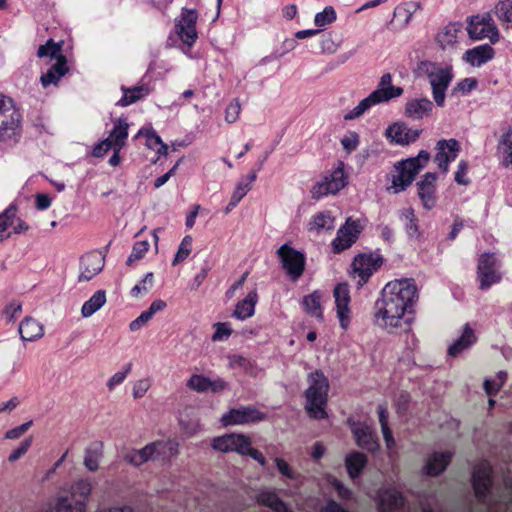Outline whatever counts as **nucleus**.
I'll list each match as a JSON object with an SVG mask.
<instances>
[{
	"mask_svg": "<svg viewBox=\"0 0 512 512\" xmlns=\"http://www.w3.org/2000/svg\"><path fill=\"white\" fill-rule=\"evenodd\" d=\"M418 300L417 285L412 278L395 279L388 282L376 301L375 318L385 329H396L408 324L406 315L413 312Z\"/></svg>",
	"mask_w": 512,
	"mask_h": 512,
	"instance_id": "f257e3e1",
	"label": "nucleus"
},
{
	"mask_svg": "<svg viewBox=\"0 0 512 512\" xmlns=\"http://www.w3.org/2000/svg\"><path fill=\"white\" fill-rule=\"evenodd\" d=\"M93 491L90 479L77 478L63 485L53 499L43 503L37 512H88Z\"/></svg>",
	"mask_w": 512,
	"mask_h": 512,
	"instance_id": "f03ea898",
	"label": "nucleus"
},
{
	"mask_svg": "<svg viewBox=\"0 0 512 512\" xmlns=\"http://www.w3.org/2000/svg\"><path fill=\"white\" fill-rule=\"evenodd\" d=\"M179 454V443L174 439H158L139 449H133L124 455V460L135 466L156 460H170Z\"/></svg>",
	"mask_w": 512,
	"mask_h": 512,
	"instance_id": "7ed1b4c3",
	"label": "nucleus"
},
{
	"mask_svg": "<svg viewBox=\"0 0 512 512\" xmlns=\"http://www.w3.org/2000/svg\"><path fill=\"white\" fill-rule=\"evenodd\" d=\"M309 386L305 392L306 410L314 419L327 417L325 410L329 391V383L322 371L317 370L308 376Z\"/></svg>",
	"mask_w": 512,
	"mask_h": 512,
	"instance_id": "20e7f679",
	"label": "nucleus"
},
{
	"mask_svg": "<svg viewBox=\"0 0 512 512\" xmlns=\"http://www.w3.org/2000/svg\"><path fill=\"white\" fill-rule=\"evenodd\" d=\"M419 70L426 75L432 89L433 99L438 107H443L446 91L453 79L451 65H441L432 61H423L419 64Z\"/></svg>",
	"mask_w": 512,
	"mask_h": 512,
	"instance_id": "39448f33",
	"label": "nucleus"
},
{
	"mask_svg": "<svg viewBox=\"0 0 512 512\" xmlns=\"http://www.w3.org/2000/svg\"><path fill=\"white\" fill-rule=\"evenodd\" d=\"M403 94L401 87L392 85V76L390 73L382 75L377 89L372 91L366 98L344 115L345 120H352L360 117L372 106L387 102L391 99L397 98Z\"/></svg>",
	"mask_w": 512,
	"mask_h": 512,
	"instance_id": "423d86ee",
	"label": "nucleus"
},
{
	"mask_svg": "<svg viewBox=\"0 0 512 512\" xmlns=\"http://www.w3.org/2000/svg\"><path fill=\"white\" fill-rule=\"evenodd\" d=\"M21 126V114L10 97L0 94V140L14 136Z\"/></svg>",
	"mask_w": 512,
	"mask_h": 512,
	"instance_id": "0eeeda50",
	"label": "nucleus"
},
{
	"mask_svg": "<svg viewBox=\"0 0 512 512\" xmlns=\"http://www.w3.org/2000/svg\"><path fill=\"white\" fill-rule=\"evenodd\" d=\"M467 31L473 40L488 39L491 44H495L500 39L499 30L490 13L472 16L468 22Z\"/></svg>",
	"mask_w": 512,
	"mask_h": 512,
	"instance_id": "6e6552de",
	"label": "nucleus"
},
{
	"mask_svg": "<svg viewBox=\"0 0 512 512\" xmlns=\"http://www.w3.org/2000/svg\"><path fill=\"white\" fill-rule=\"evenodd\" d=\"M282 268L292 281H297L305 270V255L289 244H283L276 252Z\"/></svg>",
	"mask_w": 512,
	"mask_h": 512,
	"instance_id": "1a4fd4ad",
	"label": "nucleus"
},
{
	"mask_svg": "<svg viewBox=\"0 0 512 512\" xmlns=\"http://www.w3.org/2000/svg\"><path fill=\"white\" fill-rule=\"evenodd\" d=\"M362 230L363 225L359 219L348 217L331 242L332 251L337 254L349 249L357 241Z\"/></svg>",
	"mask_w": 512,
	"mask_h": 512,
	"instance_id": "9d476101",
	"label": "nucleus"
},
{
	"mask_svg": "<svg viewBox=\"0 0 512 512\" xmlns=\"http://www.w3.org/2000/svg\"><path fill=\"white\" fill-rule=\"evenodd\" d=\"M382 257L374 254H358L351 264V276L358 279V285L365 284L382 265Z\"/></svg>",
	"mask_w": 512,
	"mask_h": 512,
	"instance_id": "9b49d317",
	"label": "nucleus"
},
{
	"mask_svg": "<svg viewBox=\"0 0 512 512\" xmlns=\"http://www.w3.org/2000/svg\"><path fill=\"white\" fill-rule=\"evenodd\" d=\"M266 419V414L253 406L232 408L222 415L220 422L223 426L245 425Z\"/></svg>",
	"mask_w": 512,
	"mask_h": 512,
	"instance_id": "f8f14e48",
	"label": "nucleus"
},
{
	"mask_svg": "<svg viewBox=\"0 0 512 512\" xmlns=\"http://www.w3.org/2000/svg\"><path fill=\"white\" fill-rule=\"evenodd\" d=\"M334 302L336 306V316L340 327L347 331L351 324L352 312L350 308L351 297L347 283H339L333 290Z\"/></svg>",
	"mask_w": 512,
	"mask_h": 512,
	"instance_id": "ddd939ff",
	"label": "nucleus"
},
{
	"mask_svg": "<svg viewBox=\"0 0 512 512\" xmlns=\"http://www.w3.org/2000/svg\"><path fill=\"white\" fill-rule=\"evenodd\" d=\"M347 185L343 164L334 169L322 182L317 183L311 190L313 199H320L329 194H336Z\"/></svg>",
	"mask_w": 512,
	"mask_h": 512,
	"instance_id": "4468645a",
	"label": "nucleus"
},
{
	"mask_svg": "<svg viewBox=\"0 0 512 512\" xmlns=\"http://www.w3.org/2000/svg\"><path fill=\"white\" fill-rule=\"evenodd\" d=\"M197 19L198 14L196 10L183 8L181 15L175 20L177 35L188 46H192L198 38L196 30Z\"/></svg>",
	"mask_w": 512,
	"mask_h": 512,
	"instance_id": "2eb2a0df",
	"label": "nucleus"
},
{
	"mask_svg": "<svg viewBox=\"0 0 512 512\" xmlns=\"http://www.w3.org/2000/svg\"><path fill=\"white\" fill-rule=\"evenodd\" d=\"M250 441V438L245 434L230 433L213 438L211 440V447L220 453L235 452L243 456Z\"/></svg>",
	"mask_w": 512,
	"mask_h": 512,
	"instance_id": "dca6fc26",
	"label": "nucleus"
},
{
	"mask_svg": "<svg viewBox=\"0 0 512 512\" xmlns=\"http://www.w3.org/2000/svg\"><path fill=\"white\" fill-rule=\"evenodd\" d=\"M497 260L492 253H484L481 255L477 267V277L480 283V289L486 290L492 284L497 283L501 279V274L495 270Z\"/></svg>",
	"mask_w": 512,
	"mask_h": 512,
	"instance_id": "f3484780",
	"label": "nucleus"
},
{
	"mask_svg": "<svg viewBox=\"0 0 512 512\" xmlns=\"http://www.w3.org/2000/svg\"><path fill=\"white\" fill-rule=\"evenodd\" d=\"M105 264L104 256L97 251L85 254L81 257L79 265V281H90L97 276Z\"/></svg>",
	"mask_w": 512,
	"mask_h": 512,
	"instance_id": "a211bd4d",
	"label": "nucleus"
},
{
	"mask_svg": "<svg viewBox=\"0 0 512 512\" xmlns=\"http://www.w3.org/2000/svg\"><path fill=\"white\" fill-rule=\"evenodd\" d=\"M186 386L188 389L198 392H212V393H220L224 391L228 384L220 377H216L211 379L202 374H192L186 382Z\"/></svg>",
	"mask_w": 512,
	"mask_h": 512,
	"instance_id": "6ab92c4d",
	"label": "nucleus"
},
{
	"mask_svg": "<svg viewBox=\"0 0 512 512\" xmlns=\"http://www.w3.org/2000/svg\"><path fill=\"white\" fill-rule=\"evenodd\" d=\"M434 161L443 173H447L449 163L454 161L460 151L459 143L456 139H442L437 142Z\"/></svg>",
	"mask_w": 512,
	"mask_h": 512,
	"instance_id": "aec40b11",
	"label": "nucleus"
},
{
	"mask_svg": "<svg viewBox=\"0 0 512 512\" xmlns=\"http://www.w3.org/2000/svg\"><path fill=\"white\" fill-rule=\"evenodd\" d=\"M462 25L457 22L448 23L440 28L434 36L437 47L442 51H452L458 45Z\"/></svg>",
	"mask_w": 512,
	"mask_h": 512,
	"instance_id": "412c9836",
	"label": "nucleus"
},
{
	"mask_svg": "<svg viewBox=\"0 0 512 512\" xmlns=\"http://www.w3.org/2000/svg\"><path fill=\"white\" fill-rule=\"evenodd\" d=\"M420 134V129L410 128L402 122L390 125L385 132L386 137L391 142L399 145H409L410 143L415 142Z\"/></svg>",
	"mask_w": 512,
	"mask_h": 512,
	"instance_id": "4be33fe9",
	"label": "nucleus"
},
{
	"mask_svg": "<svg viewBox=\"0 0 512 512\" xmlns=\"http://www.w3.org/2000/svg\"><path fill=\"white\" fill-rule=\"evenodd\" d=\"M351 430L359 447L372 452L378 450L379 443L376 434L369 425L362 422H353Z\"/></svg>",
	"mask_w": 512,
	"mask_h": 512,
	"instance_id": "5701e85b",
	"label": "nucleus"
},
{
	"mask_svg": "<svg viewBox=\"0 0 512 512\" xmlns=\"http://www.w3.org/2000/svg\"><path fill=\"white\" fill-rule=\"evenodd\" d=\"M436 179L437 175L435 173L428 172L417 183L418 196L423 207L427 210L432 209L436 204Z\"/></svg>",
	"mask_w": 512,
	"mask_h": 512,
	"instance_id": "b1692460",
	"label": "nucleus"
},
{
	"mask_svg": "<svg viewBox=\"0 0 512 512\" xmlns=\"http://www.w3.org/2000/svg\"><path fill=\"white\" fill-rule=\"evenodd\" d=\"M495 56V51L489 44H482L472 49H468L463 60L473 67H480L483 64L492 60Z\"/></svg>",
	"mask_w": 512,
	"mask_h": 512,
	"instance_id": "393cba45",
	"label": "nucleus"
},
{
	"mask_svg": "<svg viewBox=\"0 0 512 512\" xmlns=\"http://www.w3.org/2000/svg\"><path fill=\"white\" fill-rule=\"evenodd\" d=\"M477 340V337L469 324L463 326L462 334L448 347L447 353L451 357H457L468 350Z\"/></svg>",
	"mask_w": 512,
	"mask_h": 512,
	"instance_id": "a878e982",
	"label": "nucleus"
},
{
	"mask_svg": "<svg viewBox=\"0 0 512 512\" xmlns=\"http://www.w3.org/2000/svg\"><path fill=\"white\" fill-rule=\"evenodd\" d=\"M496 155L505 169H512V128L509 127L499 138Z\"/></svg>",
	"mask_w": 512,
	"mask_h": 512,
	"instance_id": "bb28decb",
	"label": "nucleus"
},
{
	"mask_svg": "<svg viewBox=\"0 0 512 512\" xmlns=\"http://www.w3.org/2000/svg\"><path fill=\"white\" fill-rule=\"evenodd\" d=\"M433 110V103L428 98H416L406 102L405 115L413 120L428 117Z\"/></svg>",
	"mask_w": 512,
	"mask_h": 512,
	"instance_id": "cd10ccee",
	"label": "nucleus"
},
{
	"mask_svg": "<svg viewBox=\"0 0 512 512\" xmlns=\"http://www.w3.org/2000/svg\"><path fill=\"white\" fill-rule=\"evenodd\" d=\"M18 332L22 341L31 342L43 337L44 326L36 319L25 317L18 326Z\"/></svg>",
	"mask_w": 512,
	"mask_h": 512,
	"instance_id": "c85d7f7f",
	"label": "nucleus"
},
{
	"mask_svg": "<svg viewBox=\"0 0 512 512\" xmlns=\"http://www.w3.org/2000/svg\"><path fill=\"white\" fill-rule=\"evenodd\" d=\"M69 71L67 58H61L59 62H55L45 73L40 77V83L43 88L51 85L57 86L62 77Z\"/></svg>",
	"mask_w": 512,
	"mask_h": 512,
	"instance_id": "c756f323",
	"label": "nucleus"
},
{
	"mask_svg": "<svg viewBox=\"0 0 512 512\" xmlns=\"http://www.w3.org/2000/svg\"><path fill=\"white\" fill-rule=\"evenodd\" d=\"M258 302V294L256 290L250 291L244 299L239 301L232 313V316L238 320H246L255 313V306Z\"/></svg>",
	"mask_w": 512,
	"mask_h": 512,
	"instance_id": "7c9ffc66",
	"label": "nucleus"
},
{
	"mask_svg": "<svg viewBox=\"0 0 512 512\" xmlns=\"http://www.w3.org/2000/svg\"><path fill=\"white\" fill-rule=\"evenodd\" d=\"M129 125L125 118H119L114 122L113 129L110 131L107 141L112 149H122L128 138Z\"/></svg>",
	"mask_w": 512,
	"mask_h": 512,
	"instance_id": "2f4dec72",
	"label": "nucleus"
},
{
	"mask_svg": "<svg viewBox=\"0 0 512 512\" xmlns=\"http://www.w3.org/2000/svg\"><path fill=\"white\" fill-rule=\"evenodd\" d=\"M491 469L488 463L482 462L473 472V486L477 496H483L490 486Z\"/></svg>",
	"mask_w": 512,
	"mask_h": 512,
	"instance_id": "473e14b6",
	"label": "nucleus"
},
{
	"mask_svg": "<svg viewBox=\"0 0 512 512\" xmlns=\"http://www.w3.org/2000/svg\"><path fill=\"white\" fill-rule=\"evenodd\" d=\"M450 452L434 453L429 456L424 471L429 476H436L442 473L451 461Z\"/></svg>",
	"mask_w": 512,
	"mask_h": 512,
	"instance_id": "72a5a7b5",
	"label": "nucleus"
},
{
	"mask_svg": "<svg viewBox=\"0 0 512 512\" xmlns=\"http://www.w3.org/2000/svg\"><path fill=\"white\" fill-rule=\"evenodd\" d=\"M335 227V217L329 211H322L312 216L308 230L320 234L324 231H331Z\"/></svg>",
	"mask_w": 512,
	"mask_h": 512,
	"instance_id": "f704fd0d",
	"label": "nucleus"
},
{
	"mask_svg": "<svg viewBox=\"0 0 512 512\" xmlns=\"http://www.w3.org/2000/svg\"><path fill=\"white\" fill-rule=\"evenodd\" d=\"M107 302L105 290H97L93 295L83 303L81 307V316L85 319L90 318L96 312L101 310Z\"/></svg>",
	"mask_w": 512,
	"mask_h": 512,
	"instance_id": "c9c22d12",
	"label": "nucleus"
},
{
	"mask_svg": "<svg viewBox=\"0 0 512 512\" xmlns=\"http://www.w3.org/2000/svg\"><path fill=\"white\" fill-rule=\"evenodd\" d=\"M142 135L146 137V147L156 152V154L158 155L157 159H159L161 156L167 155V145L162 142L160 136L154 130L141 129L138 131L137 137Z\"/></svg>",
	"mask_w": 512,
	"mask_h": 512,
	"instance_id": "e433bc0d",
	"label": "nucleus"
},
{
	"mask_svg": "<svg viewBox=\"0 0 512 512\" xmlns=\"http://www.w3.org/2000/svg\"><path fill=\"white\" fill-rule=\"evenodd\" d=\"M63 42H55L53 39H48L45 44L39 46L37 56L39 58H46L49 61L55 60L59 62L61 58H66L62 51Z\"/></svg>",
	"mask_w": 512,
	"mask_h": 512,
	"instance_id": "4c0bfd02",
	"label": "nucleus"
},
{
	"mask_svg": "<svg viewBox=\"0 0 512 512\" xmlns=\"http://www.w3.org/2000/svg\"><path fill=\"white\" fill-rule=\"evenodd\" d=\"M122 91H123V96L117 102V105L126 107V106H129V105L139 101L140 99L144 98L145 96L149 95L150 88L145 85L136 86L133 88L122 87Z\"/></svg>",
	"mask_w": 512,
	"mask_h": 512,
	"instance_id": "58836bf2",
	"label": "nucleus"
},
{
	"mask_svg": "<svg viewBox=\"0 0 512 512\" xmlns=\"http://www.w3.org/2000/svg\"><path fill=\"white\" fill-rule=\"evenodd\" d=\"M398 174L393 176L392 184L389 187L394 193H400L404 191L415 179L413 173H410L402 164L397 166Z\"/></svg>",
	"mask_w": 512,
	"mask_h": 512,
	"instance_id": "ea45409f",
	"label": "nucleus"
},
{
	"mask_svg": "<svg viewBox=\"0 0 512 512\" xmlns=\"http://www.w3.org/2000/svg\"><path fill=\"white\" fill-rule=\"evenodd\" d=\"M302 306L308 315L317 319L323 318L321 294L318 291H314L311 294L304 296L302 299Z\"/></svg>",
	"mask_w": 512,
	"mask_h": 512,
	"instance_id": "a19ab883",
	"label": "nucleus"
},
{
	"mask_svg": "<svg viewBox=\"0 0 512 512\" xmlns=\"http://www.w3.org/2000/svg\"><path fill=\"white\" fill-rule=\"evenodd\" d=\"M367 464V457L361 452H353L346 456L345 465L351 478L357 477Z\"/></svg>",
	"mask_w": 512,
	"mask_h": 512,
	"instance_id": "79ce46f5",
	"label": "nucleus"
},
{
	"mask_svg": "<svg viewBox=\"0 0 512 512\" xmlns=\"http://www.w3.org/2000/svg\"><path fill=\"white\" fill-rule=\"evenodd\" d=\"M256 180V173L251 172L246 179H241L232 193L230 206H236L251 190L252 183Z\"/></svg>",
	"mask_w": 512,
	"mask_h": 512,
	"instance_id": "37998d69",
	"label": "nucleus"
},
{
	"mask_svg": "<svg viewBox=\"0 0 512 512\" xmlns=\"http://www.w3.org/2000/svg\"><path fill=\"white\" fill-rule=\"evenodd\" d=\"M257 501L262 505L270 507L275 512H291L277 494L272 491H262L257 496Z\"/></svg>",
	"mask_w": 512,
	"mask_h": 512,
	"instance_id": "c03bdc74",
	"label": "nucleus"
},
{
	"mask_svg": "<svg viewBox=\"0 0 512 512\" xmlns=\"http://www.w3.org/2000/svg\"><path fill=\"white\" fill-rule=\"evenodd\" d=\"M400 220L403 222L405 230L409 237L417 238L420 236V230L418 227L417 219L412 208H403L400 211Z\"/></svg>",
	"mask_w": 512,
	"mask_h": 512,
	"instance_id": "a18cd8bd",
	"label": "nucleus"
},
{
	"mask_svg": "<svg viewBox=\"0 0 512 512\" xmlns=\"http://www.w3.org/2000/svg\"><path fill=\"white\" fill-rule=\"evenodd\" d=\"M430 160V154L421 150L416 157L409 158L405 161L400 162L402 166H404L410 173H413V176L416 175L422 170Z\"/></svg>",
	"mask_w": 512,
	"mask_h": 512,
	"instance_id": "49530a36",
	"label": "nucleus"
},
{
	"mask_svg": "<svg viewBox=\"0 0 512 512\" xmlns=\"http://www.w3.org/2000/svg\"><path fill=\"white\" fill-rule=\"evenodd\" d=\"M506 380L507 372L500 370L493 377L484 379L483 389L487 395H495L502 389Z\"/></svg>",
	"mask_w": 512,
	"mask_h": 512,
	"instance_id": "de8ad7c7",
	"label": "nucleus"
},
{
	"mask_svg": "<svg viewBox=\"0 0 512 512\" xmlns=\"http://www.w3.org/2000/svg\"><path fill=\"white\" fill-rule=\"evenodd\" d=\"M380 508L383 511H390L400 507L403 504V499L400 493L396 490H385L380 494Z\"/></svg>",
	"mask_w": 512,
	"mask_h": 512,
	"instance_id": "09e8293b",
	"label": "nucleus"
},
{
	"mask_svg": "<svg viewBox=\"0 0 512 512\" xmlns=\"http://www.w3.org/2000/svg\"><path fill=\"white\" fill-rule=\"evenodd\" d=\"M101 458V448H87L84 452L83 464L88 471L96 472L99 469Z\"/></svg>",
	"mask_w": 512,
	"mask_h": 512,
	"instance_id": "8fccbe9b",
	"label": "nucleus"
},
{
	"mask_svg": "<svg viewBox=\"0 0 512 512\" xmlns=\"http://www.w3.org/2000/svg\"><path fill=\"white\" fill-rule=\"evenodd\" d=\"M192 245H193L192 236L186 235L182 239V241L177 249V252L172 260L173 266H176L177 264L185 261L189 257L190 253L192 252Z\"/></svg>",
	"mask_w": 512,
	"mask_h": 512,
	"instance_id": "3c124183",
	"label": "nucleus"
},
{
	"mask_svg": "<svg viewBox=\"0 0 512 512\" xmlns=\"http://www.w3.org/2000/svg\"><path fill=\"white\" fill-rule=\"evenodd\" d=\"M497 18L503 23H512V0H501L495 7Z\"/></svg>",
	"mask_w": 512,
	"mask_h": 512,
	"instance_id": "603ef678",
	"label": "nucleus"
},
{
	"mask_svg": "<svg viewBox=\"0 0 512 512\" xmlns=\"http://www.w3.org/2000/svg\"><path fill=\"white\" fill-rule=\"evenodd\" d=\"M336 20V12L332 6H326L321 12L315 15L314 23L318 27H325Z\"/></svg>",
	"mask_w": 512,
	"mask_h": 512,
	"instance_id": "864d4df0",
	"label": "nucleus"
},
{
	"mask_svg": "<svg viewBox=\"0 0 512 512\" xmlns=\"http://www.w3.org/2000/svg\"><path fill=\"white\" fill-rule=\"evenodd\" d=\"M131 371V364H126L122 370L114 373L106 382V386L109 391L114 390L118 385H120L127 377V375Z\"/></svg>",
	"mask_w": 512,
	"mask_h": 512,
	"instance_id": "5fc2aeb1",
	"label": "nucleus"
},
{
	"mask_svg": "<svg viewBox=\"0 0 512 512\" xmlns=\"http://www.w3.org/2000/svg\"><path fill=\"white\" fill-rule=\"evenodd\" d=\"M153 285V273H147L144 278L131 289V295L138 297L141 294H145Z\"/></svg>",
	"mask_w": 512,
	"mask_h": 512,
	"instance_id": "6e6d98bb",
	"label": "nucleus"
},
{
	"mask_svg": "<svg viewBox=\"0 0 512 512\" xmlns=\"http://www.w3.org/2000/svg\"><path fill=\"white\" fill-rule=\"evenodd\" d=\"M18 371L16 362H7L0 366V382L9 383Z\"/></svg>",
	"mask_w": 512,
	"mask_h": 512,
	"instance_id": "4d7b16f0",
	"label": "nucleus"
},
{
	"mask_svg": "<svg viewBox=\"0 0 512 512\" xmlns=\"http://www.w3.org/2000/svg\"><path fill=\"white\" fill-rule=\"evenodd\" d=\"M148 249H149L148 241H146V240L137 241L132 248V252L127 259V263L131 264L134 261L141 259L147 253Z\"/></svg>",
	"mask_w": 512,
	"mask_h": 512,
	"instance_id": "13d9d810",
	"label": "nucleus"
},
{
	"mask_svg": "<svg viewBox=\"0 0 512 512\" xmlns=\"http://www.w3.org/2000/svg\"><path fill=\"white\" fill-rule=\"evenodd\" d=\"M151 387V380L149 378H142L137 380L132 387V396L134 399H140L146 395Z\"/></svg>",
	"mask_w": 512,
	"mask_h": 512,
	"instance_id": "bf43d9fd",
	"label": "nucleus"
},
{
	"mask_svg": "<svg viewBox=\"0 0 512 512\" xmlns=\"http://www.w3.org/2000/svg\"><path fill=\"white\" fill-rule=\"evenodd\" d=\"M241 105L239 100L235 99L228 104L225 110V121L229 124L235 123L240 115Z\"/></svg>",
	"mask_w": 512,
	"mask_h": 512,
	"instance_id": "052dcab7",
	"label": "nucleus"
},
{
	"mask_svg": "<svg viewBox=\"0 0 512 512\" xmlns=\"http://www.w3.org/2000/svg\"><path fill=\"white\" fill-rule=\"evenodd\" d=\"M215 332L212 335V341H223L230 337L232 330L228 323L219 322L214 325Z\"/></svg>",
	"mask_w": 512,
	"mask_h": 512,
	"instance_id": "680f3d73",
	"label": "nucleus"
},
{
	"mask_svg": "<svg viewBox=\"0 0 512 512\" xmlns=\"http://www.w3.org/2000/svg\"><path fill=\"white\" fill-rule=\"evenodd\" d=\"M31 444H32L31 438H27V439L23 440L20 443V445L9 454L8 461L10 463L16 462L19 458H21L23 455H25L27 453Z\"/></svg>",
	"mask_w": 512,
	"mask_h": 512,
	"instance_id": "e2e57ef3",
	"label": "nucleus"
},
{
	"mask_svg": "<svg viewBox=\"0 0 512 512\" xmlns=\"http://www.w3.org/2000/svg\"><path fill=\"white\" fill-rule=\"evenodd\" d=\"M32 426V421L25 422L17 427L9 429L6 431L4 438L7 440H15L20 438L30 427Z\"/></svg>",
	"mask_w": 512,
	"mask_h": 512,
	"instance_id": "0e129e2a",
	"label": "nucleus"
},
{
	"mask_svg": "<svg viewBox=\"0 0 512 512\" xmlns=\"http://www.w3.org/2000/svg\"><path fill=\"white\" fill-rule=\"evenodd\" d=\"M153 315L148 310L143 311L136 319H134L129 324V329L132 332L138 331L141 327H143L145 324H147L151 319Z\"/></svg>",
	"mask_w": 512,
	"mask_h": 512,
	"instance_id": "69168bd1",
	"label": "nucleus"
},
{
	"mask_svg": "<svg viewBox=\"0 0 512 512\" xmlns=\"http://www.w3.org/2000/svg\"><path fill=\"white\" fill-rule=\"evenodd\" d=\"M320 47L323 53L333 54L338 50L339 43L331 35H328L321 40Z\"/></svg>",
	"mask_w": 512,
	"mask_h": 512,
	"instance_id": "338daca9",
	"label": "nucleus"
},
{
	"mask_svg": "<svg viewBox=\"0 0 512 512\" xmlns=\"http://www.w3.org/2000/svg\"><path fill=\"white\" fill-rule=\"evenodd\" d=\"M341 144L347 152L355 150L359 144L358 134L355 132L350 133L341 140Z\"/></svg>",
	"mask_w": 512,
	"mask_h": 512,
	"instance_id": "774afa93",
	"label": "nucleus"
}]
</instances>
